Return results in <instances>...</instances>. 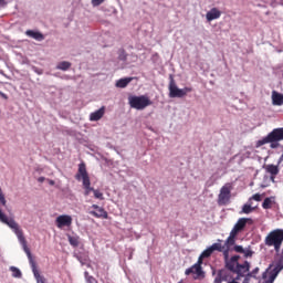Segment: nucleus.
<instances>
[{"label": "nucleus", "mask_w": 283, "mask_h": 283, "mask_svg": "<svg viewBox=\"0 0 283 283\" xmlns=\"http://www.w3.org/2000/svg\"><path fill=\"white\" fill-rule=\"evenodd\" d=\"M223 260L228 271L237 273V276L245 275V273H249V269H251L249 261H244L242 264H240V255H233L229 259V249H226Z\"/></svg>", "instance_id": "nucleus-1"}, {"label": "nucleus", "mask_w": 283, "mask_h": 283, "mask_svg": "<svg viewBox=\"0 0 283 283\" xmlns=\"http://www.w3.org/2000/svg\"><path fill=\"white\" fill-rule=\"evenodd\" d=\"M21 247L23 248L24 253L28 255V260L30 263V266L32 269V273L36 280V283H48V280L45 276L41 275V272H39V268H36V261H34V258L32 256V252H30V248H28V241L25 240V237L23 235V231L19 234H15Z\"/></svg>", "instance_id": "nucleus-2"}, {"label": "nucleus", "mask_w": 283, "mask_h": 283, "mask_svg": "<svg viewBox=\"0 0 283 283\" xmlns=\"http://www.w3.org/2000/svg\"><path fill=\"white\" fill-rule=\"evenodd\" d=\"M283 243V229H274L269 232L264 239L265 247H273L276 253H280Z\"/></svg>", "instance_id": "nucleus-3"}, {"label": "nucleus", "mask_w": 283, "mask_h": 283, "mask_svg": "<svg viewBox=\"0 0 283 283\" xmlns=\"http://www.w3.org/2000/svg\"><path fill=\"white\" fill-rule=\"evenodd\" d=\"M76 180H82L84 188V196H90L94 188H92V181L90 180V175L87 174V168L85 164L78 165L77 174L75 175Z\"/></svg>", "instance_id": "nucleus-4"}, {"label": "nucleus", "mask_w": 283, "mask_h": 283, "mask_svg": "<svg viewBox=\"0 0 283 283\" xmlns=\"http://www.w3.org/2000/svg\"><path fill=\"white\" fill-rule=\"evenodd\" d=\"M128 104L133 109L143 111L154 103L146 95L128 97Z\"/></svg>", "instance_id": "nucleus-5"}, {"label": "nucleus", "mask_w": 283, "mask_h": 283, "mask_svg": "<svg viewBox=\"0 0 283 283\" xmlns=\"http://www.w3.org/2000/svg\"><path fill=\"white\" fill-rule=\"evenodd\" d=\"M168 90L170 98H184V96H187L189 92H193V88L191 87L178 88V86L176 85V81H174V78H171Z\"/></svg>", "instance_id": "nucleus-6"}, {"label": "nucleus", "mask_w": 283, "mask_h": 283, "mask_svg": "<svg viewBox=\"0 0 283 283\" xmlns=\"http://www.w3.org/2000/svg\"><path fill=\"white\" fill-rule=\"evenodd\" d=\"M283 140V128L273 129L266 137L256 143V147H262L269 143H280Z\"/></svg>", "instance_id": "nucleus-7"}, {"label": "nucleus", "mask_w": 283, "mask_h": 283, "mask_svg": "<svg viewBox=\"0 0 283 283\" xmlns=\"http://www.w3.org/2000/svg\"><path fill=\"white\" fill-rule=\"evenodd\" d=\"M233 190V184L228 182L221 189L218 196V205L226 206L231 201V191Z\"/></svg>", "instance_id": "nucleus-8"}, {"label": "nucleus", "mask_w": 283, "mask_h": 283, "mask_svg": "<svg viewBox=\"0 0 283 283\" xmlns=\"http://www.w3.org/2000/svg\"><path fill=\"white\" fill-rule=\"evenodd\" d=\"M0 222H2L3 224H7V227H9L10 229H12V231L15 233V235H19L23 230L21 229V227H19V223H17V221H14V219H8V216H6L1 209H0Z\"/></svg>", "instance_id": "nucleus-9"}, {"label": "nucleus", "mask_w": 283, "mask_h": 283, "mask_svg": "<svg viewBox=\"0 0 283 283\" xmlns=\"http://www.w3.org/2000/svg\"><path fill=\"white\" fill-rule=\"evenodd\" d=\"M247 224L251 226L253 224V219L251 218H240L237 223L234 224V227L232 228V233H235L237 235H239V233H242V231H244V229H247Z\"/></svg>", "instance_id": "nucleus-10"}, {"label": "nucleus", "mask_w": 283, "mask_h": 283, "mask_svg": "<svg viewBox=\"0 0 283 283\" xmlns=\"http://www.w3.org/2000/svg\"><path fill=\"white\" fill-rule=\"evenodd\" d=\"M185 275H192L193 280H203L205 271H202V266L193 264L192 266L186 269Z\"/></svg>", "instance_id": "nucleus-11"}, {"label": "nucleus", "mask_w": 283, "mask_h": 283, "mask_svg": "<svg viewBox=\"0 0 283 283\" xmlns=\"http://www.w3.org/2000/svg\"><path fill=\"white\" fill-rule=\"evenodd\" d=\"M57 229H63V227H72V216L61 214L55 220Z\"/></svg>", "instance_id": "nucleus-12"}, {"label": "nucleus", "mask_w": 283, "mask_h": 283, "mask_svg": "<svg viewBox=\"0 0 283 283\" xmlns=\"http://www.w3.org/2000/svg\"><path fill=\"white\" fill-rule=\"evenodd\" d=\"M266 174H270V180L271 182H275V176H277V174H280V167L275 166L273 164L266 165L264 167Z\"/></svg>", "instance_id": "nucleus-13"}, {"label": "nucleus", "mask_w": 283, "mask_h": 283, "mask_svg": "<svg viewBox=\"0 0 283 283\" xmlns=\"http://www.w3.org/2000/svg\"><path fill=\"white\" fill-rule=\"evenodd\" d=\"M214 280H219V283L231 282V273L228 270H220Z\"/></svg>", "instance_id": "nucleus-14"}, {"label": "nucleus", "mask_w": 283, "mask_h": 283, "mask_svg": "<svg viewBox=\"0 0 283 283\" xmlns=\"http://www.w3.org/2000/svg\"><path fill=\"white\" fill-rule=\"evenodd\" d=\"M235 240H238V234H235V232L230 231L229 237L227 238L224 245L226 249H228V253L229 251H231V247L235 245Z\"/></svg>", "instance_id": "nucleus-15"}, {"label": "nucleus", "mask_w": 283, "mask_h": 283, "mask_svg": "<svg viewBox=\"0 0 283 283\" xmlns=\"http://www.w3.org/2000/svg\"><path fill=\"white\" fill-rule=\"evenodd\" d=\"M220 17H222V12L218 10V8H212L206 14L207 21H216V19H220Z\"/></svg>", "instance_id": "nucleus-16"}, {"label": "nucleus", "mask_w": 283, "mask_h": 283, "mask_svg": "<svg viewBox=\"0 0 283 283\" xmlns=\"http://www.w3.org/2000/svg\"><path fill=\"white\" fill-rule=\"evenodd\" d=\"M103 116H105V106H102L99 109L95 111L94 113H91L90 120H101Z\"/></svg>", "instance_id": "nucleus-17"}, {"label": "nucleus", "mask_w": 283, "mask_h": 283, "mask_svg": "<svg viewBox=\"0 0 283 283\" xmlns=\"http://www.w3.org/2000/svg\"><path fill=\"white\" fill-rule=\"evenodd\" d=\"M90 214L93 216L94 218H102L103 220H107L109 218L105 208H98L97 212L92 210L90 211Z\"/></svg>", "instance_id": "nucleus-18"}, {"label": "nucleus", "mask_w": 283, "mask_h": 283, "mask_svg": "<svg viewBox=\"0 0 283 283\" xmlns=\"http://www.w3.org/2000/svg\"><path fill=\"white\" fill-rule=\"evenodd\" d=\"M25 34L27 36H31V39H34L35 41H43V39H45V36H43V33L33 30H28Z\"/></svg>", "instance_id": "nucleus-19"}, {"label": "nucleus", "mask_w": 283, "mask_h": 283, "mask_svg": "<svg viewBox=\"0 0 283 283\" xmlns=\"http://www.w3.org/2000/svg\"><path fill=\"white\" fill-rule=\"evenodd\" d=\"M272 103L273 105L281 106L283 104V95L277 93L276 91L272 92Z\"/></svg>", "instance_id": "nucleus-20"}, {"label": "nucleus", "mask_w": 283, "mask_h": 283, "mask_svg": "<svg viewBox=\"0 0 283 283\" xmlns=\"http://www.w3.org/2000/svg\"><path fill=\"white\" fill-rule=\"evenodd\" d=\"M253 211H255V208L252 207V202L244 203L242 207V210L240 211V213H245L247 216H249V213H253Z\"/></svg>", "instance_id": "nucleus-21"}, {"label": "nucleus", "mask_w": 283, "mask_h": 283, "mask_svg": "<svg viewBox=\"0 0 283 283\" xmlns=\"http://www.w3.org/2000/svg\"><path fill=\"white\" fill-rule=\"evenodd\" d=\"M250 276H251V274L237 276V277L232 279L231 281H229L228 283H249Z\"/></svg>", "instance_id": "nucleus-22"}, {"label": "nucleus", "mask_w": 283, "mask_h": 283, "mask_svg": "<svg viewBox=\"0 0 283 283\" xmlns=\"http://www.w3.org/2000/svg\"><path fill=\"white\" fill-rule=\"evenodd\" d=\"M210 249L213 253V251H219V253H223V258H224V251H227L226 247L222 245V243H213L212 245H210Z\"/></svg>", "instance_id": "nucleus-23"}, {"label": "nucleus", "mask_w": 283, "mask_h": 283, "mask_svg": "<svg viewBox=\"0 0 283 283\" xmlns=\"http://www.w3.org/2000/svg\"><path fill=\"white\" fill-rule=\"evenodd\" d=\"M130 81H134L133 77H125V78H120L116 82V87H120V88H124V87H127V84L130 82Z\"/></svg>", "instance_id": "nucleus-24"}, {"label": "nucleus", "mask_w": 283, "mask_h": 283, "mask_svg": "<svg viewBox=\"0 0 283 283\" xmlns=\"http://www.w3.org/2000/svg\"><path fill=\"white\" fill-rule=\"evenodd\" d=\"M275 200V197H268L264 199L263 203H262V208L263 209H271L273 207V202Z\"/></svg>", "instance_id": "nucleus-25"}, {"label": "nucleus", "mask_w": 283, "mask_h": 283, "mask_svg": "<svg viewBox=\"0 0 283 283\" xmlns=\"http://www.w3.org/2000/svg\"><path fill=\"white\" fill-rule=\"evenodd\" d=\"M72 67V63L67 61L60 62L56 66V70H62L63 72H67Z\"/></svg>", "instance_id": "nucleus-26"}, {"label": "nucleus", "mask_w": 283, "mask_h": 283, "mask_svg": "<svg viewBox=\"0 0 283 283\" xmlns=\"http://www.w3.org/2000/svg\"><path fill=\"white\" fill-rule=\"evenodd\" d=\"M69 242H70L71 247H78V244H80L78 237L69 235Z\"/></svg>", "instance_id": "nucleus-27"}, {"label": "nucleus", "mask_w": 283, "mask_h": 283, "mask_svg": "<svg viewBox=\"0 0 283 283\" xmlns=\"http://www.w3.org/2000/svg\"><path fill=\"white\" fill-rule=\"evenodd\" d=\"M0 205L6 207L8 205V200H6V193H3V189L0 187Z\"/></svg>", "instance_id": "nucleus-28"}, {"label": "nucleus", "mask_w": 283, "mask_h": 283, "mask_svg": "<svg viewBox=\"0 0 283 283\" xmlns=\"http://www.w3.org/2000/svg\"><path fill=\"white\" fill-rule=\"evenodd\" d=\"M10 271L12 272V277H21V270L15 266H11Z\"/></svg>", "instance_id": "nucleus-29"}, {"label": "nucleus", "mask_w": 283, "mask_h": 283, "mask_svg": "<svg viewBox=\"0 0 283 283\" xmlns=\"http://www.w3.org/2000/svg\"><path fill=\"white\" fill-rule=\"evenodd\" d=\"M253 200H255V202H262V195L255 193L252 197H250L248 201L253 202Z\"/></svg>", "instance_id": "nucleus-30"}, {"label": "nucleus", "mask_w": 283, "mask_h": 283, "mask_svg": "<svg viewBox=\"0 0 283 283\" xmlns=\"http://www.w3.org/2000/svg\"><path fill=\"white\" fill-rule=\"evenodd\" d=\"M213 255V250L209 247L201 253V258H211Z\"/></svg>", "instance_id": "nucleus-31"}, {"label": "nucleus", "mask_w": 283, "mask_h": 283, "mask_svg": "<svg viewBox=\"0 0 283 283\" xmlns=\"http://www.w3.org/2000/svg\"><path fill=\"white\" fill-rule=\"evenodd\" d=\"M93 193L94 198H96L97 200H105V197H103V192H101L99 190L94 189Z\"/></svg>", "instance_id": "nucleus-32"}, {"label": "nucleus", "mask_w": 283, "mask_h": 283, "mask_svg": "<svg viewBox=\"0 0 283 283\" xmlns=\"http://www.w3.org/2000/svg\"><path fill=\"white\" fill-rule=\"evenodd\" d=\"M258 273H260V268H255L251 273L247 272L244 275H250L249 276V281H250L251 277H255V275H258Z\"/></svg>", "instance_id": "nucleus-33"}, {"label": "nucleus", "mask_w": 283, "mask_h": 283, "mask_svg": "<svg viewBox=\"0 0 283 283\" xmlns=\"http://www.w3.org/2000/svg\"><path fill=\"white\" fill-rule=\"evenodd\" d=\"M243 255H244V258H252L253 252L251 251V248L244 249Z\"/></svg>", "instance_id": "nucleus-34"}, {"label": "nucleus", "mask_w": 283, "mask_h": 283, "mask_svg": "<svg viewBox=\"0 0 283 283\" xmlns=\"http://www.w3.org/2000/svg\"><path fill=\"white\" fill-rule=\"evenodd\" d=\"M233 251H235V253H243L244 248L242 245H234Z\"/></svg>", "instance_id": "nucleus-35"}, {"label": "nucleus", "mask_w": 283, "mask_h": 283, "mask_svg": "<svg viewBox=\"0 0 283 283\" xmlns=\"http://www.w3.org/2000/svg\"><path fill=\"white\" fill-rule=\"evenodd\" d=\"M104 2H105V0H92V6L94 8H96V7L101 6Z\"/></svg>", "instance_id": "nucleus-36"}, {"label": "nucleus", "mask_w": 283, "mask_h": 283, "mask_svg": "<svg viewBox=\"0 0 283 283\" xmlns=\"http://www.w3.org/2000/svg\"><path fill=\"white\" fill-rule=\"evenodd\" d=\"M205 259V256H202V254H200L197 263H195L196 266H202V260Z\"/></svg>", "instance_id": "nucleus-37"}, {"label": "nucleus", "mask_w": 283, "mask_h": 283, "mask_svg": "<svg viewBox=\"0 0 283 283\" xmlns=\"http://www.w3.org/2000/svg\"><path fill=\"white\" fill-rule=\"evenodd\" d=\"M280 144H277V142H272L270 147L271 149H275L276 147H279Z\"/></svg>", "instance_id": "nucleus-38"}, {"label": "nucleus", "mask_w": 283, "mask_h": 283, "mask_svg": "<svg viewBox=\"0 0 283 283\" xmlns=\"http://www.w3.org/2000/svg\"><path fill=\"white\" fill-rule=\"evenodd\" d=\"M86 282L90 283V277H94V276H90V272H84Z\"/></svg>", "instance_id": "nucleus-39"}, {"label": "nucleus", "mask_w": 283, "mask_h": 283, "mask_svg": "<svg viewBox=\"0 0 283 283\" xmlns=\"http://www.w3.org/2000/svg\"><path fill=\"white\" fill-rule=\"evenodd\" d=\"M8 6V2L6 0H0V7L6 8Z\"/></svg>", "instance_id": "nucleus-40"}, {"label": "nucleus", "mask_w": 283, "mask_h": 283, "mask_svg": "<svg viewBox=\"0 0 283 283\" xmlns=\"http://www.w3.org/2000/svg\"><path fill=\"white\" fill-rule=\"evenodd\" d=\"M38 182H45V177H39Z\"/></svg>", "instance_id": "nucleus-41"}, {"label": "nucleus", "mask_w": 283, "mask_h": 283, "mask_svg": "<svg viewBox=\"0 0 283 283\" xmlns=\"http://www.w3.org/2000/svg\"><path fill=\"white\" fill-rule=\"evenodd\" d=\"M282 269H283V266L277 265V266L275 268L276 273H280V271H282Z\"/></svg>", "instance_id": "nucleus-42"}, {"label": "nucleus", "mask_w": 283, "mask_h": 283, "mask_svg": "<svg viewBox=\"0 0 283 283\" xmlns=\"http://www.w3.org/2000/svg\"><path fill=\"white\" fill-rule=\"evenodd\" d=\"M102 207H99L98 205H93L92 209H96L98 211V209H101Z\"/></svg>", "instance_id": "nucleus-43"}, {"label": "nucleus", "mask_w": 283, "mask_h": 283, "mask_svg": "<svg viewBox=\"0 0 283 283\" xmlns=\"http://www.w3.org/2000/svg\"><path fill=\"white\" fill-rule=\"evenodd\" d=\"M49 185H51V187H54V185H55L54 180L50 179Z\"/></svg>", "instance_id": "nucleus-44"}, {"label": "nucleus", "mask_w": 283, "mask_h": 283, "mask_svg": "<svg viewBox=\"0 0 283 283\" xmlns=\"http://www.w3.org/2000/svg\"><path fill=\"white\" fill-rule=\"evenodd\" d=\"M119 59H122V61H125V59H127V56H125V55H119Z\"/></svg>", "instance_id": "nucleus-45"}, {"label": "nucleus", "mask_w": 283, "mask_h": 283, "mask_svg": "<svg viewBox=\"0 0 283 283\" xmlns=\"http://www.w3.org/2000/svg\"><path fill=\"white\" fill-rule=\"evenodd\" d=\"M0 95L2 96V98H8V95H6L4 93H0Z\"/></svg>", "instance_id": "nucleus-46"}, {"label": "nucleus", "mask_w": 283, "mask_h": 283, "mask_svg": "<svg viewBox=\"0 0 283 283\" xmlns=\"http://www.w3.org/2000/svg\"><path fill=\"white\" fill-rule=\"evenodd\" d=\"M88 283H94V277H88Z\"/></svg>", "instance_id": "nucleus-47"}, {"label": "nucleus", "mask_w": 283, "mask_h": 283, "mask_svg": "<svg viewBox=\"0 0 283 283\" xmlns=\"http://www.w3.org/2000/svg\"><path fill=\"white\" fill-rule=\"evenodd\" d=\"M213 283H220V280L214 279Z\"/></svg>", "instance_id": "nucleus-48"}, {"label": "nucleus", "mask_w": 283, "mask_h": 283, "mask_svg": "<svg viewBox=\"0 0 283 283\" xmlns=\"http://www.w3.org/2000/svg\"><path fill=\"white\" fill-rule=\"evenodd\" d=\"M261 187H262V189H265L266 186H265V185H262Z\"/></svg>", "instance_id": "nucleus-49"}]
</instances>
